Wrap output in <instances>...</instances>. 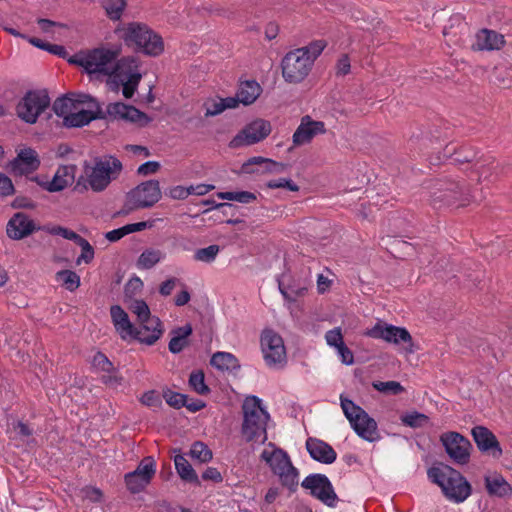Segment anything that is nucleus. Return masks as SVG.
<instances>
[{
  "label": "nucleus",
  "mask_w": 512,
  "mask_h": 512,
  "mask_svg": "<svg viewBox=\"0 0 512 512\" xmlns=\"http://www.w3.org/2000/svg\"><path fill=\"white\" fill-rule=\"evenodd\" d=\"M84 172L88 174V184L93 192L100 193L117 180L123 171L122 162L112 154L96 156L93 165L87 160L83 164Z\"/></svg>",
  "instance_id": "39448f33"
},
{
  "label": "nucleus",
  "mask_w": 512,
  "mask_h": 512,
  "mask_svg": "<svg viewBox=\"0 0 512 512\" xmlns=\"http://www.w3.org/2000/svg\"><path fill=\"white\" fill-rule=\"evenodd\" d=\"M126 198L136 200L140 208H151L162 198L160 183L157 179L143 181L127 192Z\"/></svg>",
  "instance_id": "a211bd4d"
},
{
  "label": "nucleus",
  "mask_w": 512,
  "mask_h": 512,
  "mask_svg": "<svg viewBox=\"0 0 512 512\" xmlns=\"http://www.w3.org/2000/svg\"><path fill=\"white\" fill-rule=\"evenodd\" d=\"M372 387L377 392L383 394V395H399L403 392H405L404 386L395 380H389V381H378L375 380L372 382Z\"/></svg>",
  "instance_id": "09e8293b"
},
{
  "label": "nucleus",
  "mask_w": 512,
  "mask_h": 512,
  "mask_svg": "<svg viewBox=\"0 0 512 512\" xmlns=\"http://www.w3.org/2000/svg\"><path fill=\"white\" fill-rule=\"evenodd\" d=\"M261 398L255 395H249L242 404L243 422L241 433L246 442L255 441L261 433Z\"/></svg>",
  "instance_id": "2eb2a0df"
},
{
  "label": "nucleus",
  "mask_w": 512,
  "mask_h": 512,
  "mask_svg": "<svg viewBox=\"0 0 512 512\" xmlns=\"http://www.w3.org/2000/svg\"><path fill=\"white\" fill-rule=\"evenodd\" d=\"M472 493L473 486L464 475L450 478L447 486L443 487L442 492L446 499L457 504L466 501Z\"/></svg>",
  "instance_id": "393cba45"
},
{
  "label": "nucleus",
  "mask_w": 512,
  "mask_h": 512,
  "mask_svg": "<svg viewBox=\"0 0 512 512\" xmlns=\"http://www.w3.org/2000/svg\"><path fill=\"white\" fill-rule=\"evenodd\" d=\"M47 52L59 58L66 60L70 65L77 66L84 72L87 66V49H81L73 55H69L65 46L50 43Z\"/></svg>",
  "instance_id": "473e14b6"
},
{
  "label": "nucleus",
  "mask_w": 512,
  "mask_h": 512,
  "mask_svg": "<svg viewBox=\"0 0 512 512\" xmlns=\"http://www.w3.org/2000/svg\"><path fill=\"white\" fill-rule=\"evenodd\" d=\"M198 205L208 206V208L203 210V211H201V212H198V213H196L194 215H191V214H188V213H184L182 216H188V217H191V218H196L199 215H207L212 210H219V212H220V214L222 216H227L228 215V210H238L239 209V207L237 205H235V204H232L230 202H216L212 198L201 200L198 203Z\"/></svg>",
  "instance_id": "4c0bfd02"
},
{
  "label": "nucleus",
  "mask_w": 512,
  "mask_h": 512,
  "mask_svg": "<svg viewBox=\"0 0 512 512\" xmlns=\"http://www.w3.org/2000/svg\"><path fill=\"white\" fill-rule=\"evenodd\" d=\"M215 196L220 200L238 202L242 204H248L257 199L255 193L245 190L219 191L215 193Z\"/></svg>",
  "instance_id": "79ce46f5"
},
{
  "label": "nucleus",
  "mask_w": 512,
  "mask_h": 512,
  "mask_svg": "<svg viewBox=\"0 0 512 512\" xmlns=\"http://www.w3.org/2000/svg\"><path fill=\"white\" fill-rule=\"evenodd\" d=\"M327 44L326 40L318 39L311 41L306 46L296 48V50L301 56L309 57L308 61L311 65H314L315 60L321 55L323 50L327 47Z\"/></svg>",
  "instance_id": "a18cd8bd"
},
{
  "label": "nucleus",
  "mask_w": 512,
  "mask_h": 512,
  "mask_svg": "<svg viewBox=\"0 0 512 512\" xmlns=\"http://www.w3.org/2000/svg\"><path fill=\"white\" fill-rule=\"evenodd\" d=\"M446 137V133L439 126L429 128L425 132L424 143H421V151H427L429 156L432 153L429 150L436 149Z\"/></svg>",
  "instance_id": "ea45409f"
},
{
  "label": "nucleus",
  "mask_w": 512,
  "mask_h": 512,
  "mask_svg": "<svg viewBox=\"0 0 512 512\" xmlns=\"http://www.w3.org/2000/svg\"><path fill=\"white\" fill-rule=\"evenodd\" d=\"M209 364L221 372H234L241 368L238 358L234 354L224 351L215 352L211 356Z\"/></svg>",
  "instance_id": "72a5a7b5"
},
{
  "label": "nucleus",
  "mask_w": 512,
  "mask_h": 512,
  "mask_svg": "<svg viewBox=\"0 0 512 512\" xmlns=\"http://www.w3.org/2000/svg\"><path fill=\"white\" fill-rule=\"evenodd\" d=\"M265 187L268 189H285L290 192H298L300 190L299 185H297L291 178H279L272 179L265 183Z\"/></svg>",
  "instance_id": "680f3d73"
},
{
  "label": "nucleus",
  "mask_w": 512,
  "mask_h": 512,
  "mask_svg": "<svg viewBox=\"0 0 512 512\" xmlns=\"http://www.w3.org/2000/svg\"><path fill=\"white\" fill-rule=\"evenodd\" d=\"M440 443L449 459L457 465H466L470 461L473 446L470 440L457 431H448L440 435Z\"/></svg>",
  "instance_id": "f8f14e48"
},
{
  "label": "nucleus",
  "mask_w": 512,
  "mask_h": 512,
  "mask_svg": "<svg viewBox=\"0 0 512 512\" xmlns=\"http://www.w3.org/2000/svg\"><path fill=\"white\" fill-rule=\"evenodd\" d=\"M302 488L309 490L312 497L328 507H334L339 500L329 478L322 473H312L301 482Z\"/></svg>",
  "instance_id": "dca6fc26"
},
{
  "label": "nucleus",
  "mask_w": 512,
  "mask_h": 512,
  "mask_svg": "<svg viewBox=\"0 0 512 512\" xmlns=\"http://www.w3.org/2000/svg\"><path fill=\"white\" fill-rule=\"evenodd\" d=\"M291 167L289 163L275 161L264 156H253L248 158L239 170H233L234 173L267 175L273 173H282Z\"/></svg>",
  "instance_id": "6ab92c4d"
},
{
  "label": "nucleus",
  "mask_w": 512,
  "mask_h": 512,
  "mask_svg": "<svg viewBox=\"0 0 512 512\" xmlns=\"http://www.w3.org/2000/svg\"><path fill=\"white\" fill-rule=\"evenodd\" d=\"M55 279L62 282V286L70 292H74L81 285L80 276L73 270L63 269L55 274Z\"/></svg>",
  "instance_id": "49530a36"
},
{
  "label": "nucleus",
  "mask_w": 512,
  "mask_h": 512,
  "mask_svg": "<svg viewBox=\"0 0 512 512\" xmlns=\"http://www.w3.org/2000/svg\"><path fill=\"white\" fill-rule=\"evenodd\" d=\"M325 340L328 346L335 348H338L339 345L344 343V337L342 334V328L341 327H335L325 334Z\"/></svg>",
  "instance_id": "338daca9"
},
{
  "label": "nucleus",
  "mask_w": 512,
  "mask_h": 512,
  "mask_svg": "<svg viewBox=\"0 0 512 512\" xmlns=\"http://www.w3.org/2000/svg\"><path fill=\"white\" fill-rule=\"evenodd\" d=\"M162 259V252L158 249H145L137 259V266L142 269L153 268Z\"/></svg>",
  "instance_id": "8fccbe9b"
},
{
  "label": "nucleus",
  "mask_w": 512,
  "mask_h": 512,
  "mask_svg": "<svg viewBox=\"0 0 512 512\" xmlns=\"http://www.w3.org/2000/svg\"><path fill=\"white\" fill-rule=\"evenodd\" d=\"M41 164L40 157L36 150L30 147L21 149L15 158L10 160L9 166L14 175H28L36 171Z\"/></svg>",
  "instance_id": "5701e85b"
},
{
  "label": "nucleus",
  "mask_w": 512,
  "mask_h": 512,
  "mask_svg": "<svg viewBox=\"0 0 512 512\" xmlns=\"http://www.w3.org/2000/svg\"><path fill=\"white\" fill-rule=\"evenodd\" d=\"M428 479L432 484L437 485L441 492H443V487H446L450 478L447 477V472L444 471L443 467L436 464V462L427 469Z\"/></svg>",
  "instance_id": "6e6d98bb"
},
{
  "label": "nucleus",
  "mask_w": 512,
  "mask_h": 512,
  "mask_svg": "<svg viewBox=\"0 0 512 512\" xmlns=\"http://www.w3.org/2000/svg\"><path fill=\"white\" fill-rule=\"evenodd\" d=\"M365 335L374 339L383 340L389 344H404L406 353L412 354L419 349L406 327L395 326L383 320H377L374 326L365 332Z\"/></svg>",
  "instance_id": "1a4fd4ad"
},
{
  "label": "nucleus",
  "mask_w": 512,
  "mask_h": 512,
  "mask_svg": "<svg viewBox=\"0 0 512 512\" xmlns=\"http://www.w3.org/2000/svg\"><path fill=\"white\" fill-rule=\"evenodd\" d=\"M263 92V88L255 79H249L240 81L236 97L239 99V103L244 106H250L260 97Z\"/></svg>",
  "instance_id": "2f4dec72"
},
{
  "label": "nucleus",
  "mask_w": 512,
  "mask_h": 512,
  "mask_svg": "<svg viewBox=\"0 0 512 512\" xmlns=\"http://www.w3.org/2000/svg\"><path fill=\"white\" fill-rule=\"evenodd\" d=\"M481 159L482 155L479 150L468 145L457 146L454 143L446 144L442 150L431 153L427 157L429 168L445 164L447 161L452 165L473 163L477 167Z\"/></svg>",
  "instance_id": "6e6552de"
},
{
  "label": "nucleus",
  "mask_w": 512,
  "mask_h": 512,
  "mask_svg": "<svg viewBox=\"0 0 512 512\" xmlns=\"http://www.w3.org/2000/svg\"><path fill=\"white\" fill-rule=\"evenodd\" d=\"M338 356L341 359V363L346 366H351L355 363L354 353L353 351L346 345V343H342L335 348Z\"/></svg>",
  "instance_id": "774afa93"
},
{
  "label": "nucleus",
  "mask_w": 512,
  "mask_h": 512,
  "mask_svg": "<svg viewBox=\"0 0 512 512\" xmlns=\"http://www.w3.org/2000/svg\"><path fill=\"white\" fill-rule=\"evenodd\" d=\"M471 437L482 455L499 459L503 450L496 435L486 426L476 425L470 430Z\"/></svg>",
  "instance_id": "aec40b11"
},
{
  "label": "nucleus",
  "mask_w": 512,
  "mask_h": 512,
  "mask_svg": "<svg viewBox=\"0 0 512 512\" xmlns=\"http://www.w3.org/2000/svg\"><path fill=\"white\" fill-rule=\"evenodd\" d=\"M114 33L135 53L157 57L164 52V41L161 35L143 22L119 23Z\"/></svg>",
  "instance_id": "20e7f679"
},
{
  "label": "nucleus",
  "mask_w": 512,
  "mask_h": 512,
  "mask_svg": "<svg viewBox=\"0 0 512 512\" xmlns=\"http://www.w3.org/2000/svg\"><path fill=\"white\" fill-rule=\"evenodd\" d=\"M141 404L147 407H162V400L159 392L155 389L145 391L139 398Z\"/></svg>",
  "instance_id": "e2e57ef3"
},
{
  "label": "nucleus",
  "mask_w": 512,
  "mask_h": 512,
  "mask_svg": "<svg viewBox=\"0 0 512 512\" xmlns=\"http://www.w3.org/2000/svg\"><path fill=\"white\" fill-rule=\"evenodd\" d=\"M133 63H137L136 56H124L115 65L104 66L105 72L101 71L100 66H86L83 73L87 74L91 80H102V77L106 76V84L112 91L118 92L123 85L128 67Z\"/></svg>",
  "instance_id": "9b49d317"
},
{
  "label": "nucleus",
  "mask_w": 512,
  "mask_h": 512,
  "mask_svg": "<svg viewBox=\"0 0 512 512\" xmlns=\"http://www.w3.org/2000/svg\"><path fill=\"white\" fill-rule=\"evenodd\" d=\"M127 308L137 316L140 327L131 322L128 313L122 306L115 304L110 307V315L115 331L123 341H138L153 346L164 334L161 319L151 314L150 307L144 299L132 298L124 302Z\"/></svg>",
  "instance_id": "f257e3e1"
},
{
  "label": "nucleus",
  "mask_w": 512,
  "mask_h": 512,
  "mask_svg": "<svg viewBox=\"0 0 512 512\" xmlns=\"http://www.w3.org/2000/svg\"><path fill=\"white\" fill-rule=\"evenodd\" d=\"M484 488L490 497L506 498L512 496V485L498 472L484 475Z\"/></svg>",
  "instance_id": "7c9ffc66"
},
{
  "label": "nucleus",
  "mask_w": 512,
  "mask_h": 512,
  "mask_svg": "<svg viewBox=\"0 0 512 512\" xmlns=\"http://www.w3.org/2000/svg\"><path fill=\"white\" fill-rule=\"evenodd\" d=\"M83 499H87L93 503H101L104 499L103 491L100 488L87 485L81 489Z\"/></svg>",
  "instance_id": "0e129e2a"
},
{
  "label": "nucleus",
  "mask_w": 512,
  "mask_h": 512,
  "mask_svg": "<svg viewBox=\"0 0 512 512\" xmlns=\"http://www.w3.org/2000/svg\"><path fill=\"white\" fill-rule=\"evenodd\" d=\"M92 366L96 369L106 372V373H115L118 372V368H116L113 363L109 360V358L102 352L97 351L92 359Z\"/></svg>",
  "instance_id": "bf43d9fd"
},
{
  "label": "nucleus",
  "mask_w": 512,
  "mask_h": 512,
  "mask_svg": "<svg viewBox=\"0 0 512 512\" xmlns=\"http://www.w3.org/2000/svg\"><path fill=\"white\" fill-rule=\"evenodd\" d=\"M260 344L267 365L286 363V347L278 332L272 328H264L261 332Z\"/></svg>",
  "instance_id": "f3484780"
},
{
  "label": "nucleus",
  "mask_w": 512,
  "mask_h": 512,
  "mask_svg": "<svg viewBox=\"0 0 512 512\" xmlns=\"http://www.w3.org/2000/svg\"><path fill=\"white\" fill-rule=\"evenodd\" d=\"M203 107L206 109L204 114L205 118L218 116L225 111L222 102L220 100L216 101V99L213 98H208L204 102Z\"/></svg>",
  "instance_id": "69168bd1"
},
{
  "label": "nucleus",
  "mask_w": 512,
  "mask_h": 512,
  "mask_svg": "<svg viewBox=\"0 0 512 512\" xmlns=\"http://www.w3.org/2000/svg\"><path fill=\"white\" fill-rule=\"evenodd\" d=\"M185 454L199 464H207L213 459V451L201 440L194 441L190 450Z\"/></svg>",
  "instance_id": "58836bf2"
},
{
  "label": "nucleus",
  "mask_w": 512,
  "mask_h": 512,
  "mask_svg": "<svg viewBox=\"0 0 512 512\" xmlns=\"http://www.w3.org/2000/svg\"><path fill=\"white\" fill-rule=\"evenodd\" d=\"M171 452L174 454L172 458L175 470L181 481L194 486H201V481L196 470L185 458L186 454L182 452L181 448H173Z\"/></svg>",
  "instance_id": "cd10ccee"
},
{
  "label": "nucleus",
  "mask_w": 512,
  "mask_h": 512,
  "mask_svg": "<svg viewBox=\"0 0 512 512\" xmlns=\"http://www.w3.org/2000/svg\"><path fill=\"white\" fill-rule=\"evenodd\" d=\"M402 424L410 428H419L427 424L430 418L417 410L407 411L400 416Z\"/></svg>",
  "instance_id": "3c124183"
},
{
  "label": "nucleus",
  "mask_w": 512,
  "mask_h": 512,
  "mask_svg": "<svg viewBox=\"0 0 512 512\" xmlns=\"http://www.w3.org/2000/svg\"><path fill=\"white\" fill-rule=\"evenodd\" d=\"M151 480L145 479L143 476L138 475L132 471L127 472L124 475V483L127 491L130 494H139L147 488L148 485L151 484Z\"/></svg>",
  "instance_id": "37998d69"
},
{
  "label": "nucleus",
  "mask_w": 512,
  "mask_h": 512,
  "mask_svg": "<svg viewBox=\"0 0 512 512\" xmlns=\"http://www.w3.org/2000/svg\"><path fill=\"white\" fill-rule=\"evenodd\" d=\"M140 64H141V62L137 58V63H133V64H131L130 67H128V71H127L125 80L122 85V87H123L122 94L125 99H131L133 97L134 93L138 89V85L142 78V75L138 70Z\"/></svg>",
  "instance_id": "e433bc0d"
},
{
  "label": "nucleus",
  "mask_w": 512,
  "mask_h": 512,
  "mask_svg": "<svg viewBox=\"0 0 512 512\" xmlns=\"http://www.w3.org/2000/svg\"><path fill=\"white\" fill-rule=\"evenodd\" d=\"M51 106L47 89H29L16 105V115L26 124H36L39 117Z\"/></svg>",
  "instance_id": "0eeeda50"
},
{
  "label": "nucleus",
  "mask_w": 512,
  "mask_h": 512,
  "mask_svg": "<svg viewBox=\"0 0 512 512\" xmlns=\"http://www.w3.org/2000/svg\"><path fill=\"white\" fill-rule=\"evenodd\" d=\"M340 405L351 428L361 439L368 442L379 439L377 422L362 407L343 395L340 398Z\"/></svg>",
  "instance_id": "423d86ee"
},
{
  "label": "nucleus",
  "mask_w": 512,
  "mask_h": 512,
  "mask_svg": "<svg viewBox=\"0 0 512 512\" xmlns=\"http://www.w3.org/2000/svg\"><path fill=\"white\" fill-rule=\"evenodd\" d=\"M52 232L53 235L61 236L66 240H70L81 248V254L76 259L77 265H80L82 261L86 264H90L94 260V247L89 243L87 239L83 238L78 233L68 227L61 225H56V229H53Z\"/></svg>",
  "instance_id": "b1692460"
},
{
  "label": "nucleus",
  "mask_w": 512,
  "mask_h": 512,
  "mask_svg": "<svg viewBox=\"0 0 512 512\" xmlns=\"http://www.w3.org/2000/svg\"><path fill=\"white\" fill-rule=\"evenodd\" d=\"M423 186L429 189V204L435 210L458 209L475 201L469 183L447 177L428 179Z\"/></svg>",
  "instance_id": "7ed1b4c3"
},
{
  "label": "nucleus",
  "mask_w": 512,
  "mask_h": 512,
  "mask_svg": "<svg viewBox=\"0 0 512 512\" xmlns=\"http://www.w3.org/2000/svg\"><path fill=\"white\" fill-rule=\"evenodd\" d=\"M122 53V44H113L111 47L103 45L92 49H87V66H100L101 71L105 72L104 66H113L119 60Z\"/></svg>",
  "instance_id": "4be33fe9"
},
{
  "label": "nucleus",
  "mask_w": 512,
  "mask_h": 512,
  "mask_svg": "<svg viewBox=\"0 0 512 512\" xmlns=\"http://www.w3.org/2000/svg\"><path fill=\"white\" fill-rule=\"evenodd\" d=\"M188 386L192 391L202 396L211 393V388L206 384L203 369H195L189 374Z\"/></svg>",
  "instance_id": "a19ab883"
},
{
  "label": "nucleus",
  "mask_w": 512,
  "mask_h": 512,
  "mask_svg": "<svg viewBox=\"0 0 512 512\" xmlns=\"http://www.w3.org/2000/svg\"><path fill=\"white\" fill-rule=\"evenodd\" d=\"M467 30L468 24L465 22L464 16L460 13H456L448 19V25L444 27L443 35L450 37V40L456 44L461 39V35Z\"/></svg>",
  "instance_id": "f704fd0d"
},
{
  "label": "nucleus",
  "mask_w": 512,
  "mask_h": 512,
  "mask_svg": "<svg viewBox=\"0 0 512 512\" xmlns=\"http://www.w3.org/2000/svg\"><path fill=\"white\" fill-rule=\"evenodd\" d=\"M92 99L91 94L68 92L58 96L51 104L52 111L62 118V126L64 127L65 118L72 114L73 109H78L80 105H84L85 101Z\"/></svg>",
  "instance_id": "412c9836"
},
{
  "label": "nucleus",
  "mask_w": 512,
  "mask_h": 512,
  "mask_svg": "<svg viewBox=\"0 0 512 512\" xmlns=\"http://www.w3.org/2000/svg\"><path fill=\"white\" fill-rule=\"evenodd\" d=\"M53 229H56V225L51 223L41 225L27 213L16 212L6 224V235L11 240L20 241L39 231L53 235Z\"/></svg>",
  "instance_id": "9d476101"
},
{
  "label": "nucleus",
  "mask_w": 512,
  "mask_h": 512,
  "mask_svg": "<svg viewBox=\"0 0 512 512\" xmlns=\"http://www.w3.org/2000/svg\"><path fill=\"white\" fill-rule=\"evenodd\" d=\"M85 104L88 105V109H79L65 118V128H83L94 120H107L108 122L118 120L137 124L140 128H143L153 121V118L147 113L123 101L109 103L106 106V111L102 110L101 103L94 96L90 101H85Z\"/></svg>",
  "instance_id": "f03ea898"
},
{
  "label": "nucleus",
  "mask_w": 512,
  "mask_h": 512,
  "mask_svg": "<svg viewBox=\"0 0 512 512\" xmlns=\"http://www.w3.org/2000/svg\"><path fill=\"white\" fill-rule=\"evenodd\" d=\"M157 464L153 456H145L132 471L145 479L153 480L156 474Z\"/></svg>",
  "instance_id": "864d4df0"
},
{
  "label": "nucleus",
  "mask_w": 512,
  "mask_h": 512,
  "mask_svg": "<svg viewBox=\"0 0 512 512\" xmlns=\"http://www.w3.org/2000/svg\"><path fill=\"white\" fill-rule=\"evenodd\" d=\"M169 335L171 337L168 343L169 352L174 355L180 354L191 343L193 326L190 322H187L183 326L173 328Z\"/></svg>",
  "instance_id": "c85d7f7f"
},
{
  "label": "nucleus",
  "mask_w": 512,
  "mask_h": 512,
  "mask_svg": "<svg viewBox=\"0 0 512 512\" xmlns=\"http://www.w3.org/2000/svg\"><path fill=\"white\" fill-rule=\"evenodd\" d=\"M308 59L309 57L297 53L296 49L287 52L280 63L282 77L285 82L290 84L303 82L313 68Z\"/></svg>",
  "instance_id": "4468645a"
},
{
  "label": "nucleus",
  "mask_w": 512,
  "mask_h": 512,
  "mask_svg": "<svg viewBox=\"0 0 512 512\" xmlns=\"http://www.w3.org/2000/svg\"><path fill=\"white\" fill-rule=\"evenodd\" d=\"M277 476H279L281 484L284 487H287L290 493L296 492L298 487L299 471L294 465H291L283 472H279Z\"/></svg>",
  "instance_id": "603ef678"
},
{
  "label": "nucleus",
  "mask_w": 512,
  "mask_h": 512,
  "mask_svg": "<svg viewBox=\"0 0 512 512\" xmlns=\"http://www.w3.org/2000/svg\"><path fill=\"white\" fill-rule=\"evenodd\" d=\"M312 130L308 122L304 121V116L301 118L299 126L296 128L292 136L293 145L288 149L291 152L295 147L308 144L313 139Z\"/></svg>",
  "instance_id": "c03bdc74"
},
{
  "label": "nucleus",
  "mask_w": 512,
  "mask_h": 512,
  "mask_svg": "<svg viewBox=\"0 0 512 512\" xmlns=\"http://www.w3.org/2000/svg\"><path fill=\"white\" fill-rule=\"evenodd\" d=\"M126 6V0H106L103 2L106 15L112 21H119L121 19Z\"/></svg>",
  "instance_id": "4d7b16f0"
},
{
  "label": "nucleus",
  "mask_w": 512,
  "mask_h": 512,
  "mask_svg": "<svg viewBox=\"0 0 512 512\" xmlns=\"http://www.w3.org/2000/svg\"><path fill=\"white\" fill-rule=\"evenodd\" d=\"M162 397L168 406L176 410L183 408L186 405V402L190 400V396L188 394L173 391L168 386H165L162 389Z\"/></svg>",
  "instance_id": "de8ad7c7"
},
{
  "label": "nucleus",
  "mask_w": 512,
  "mask_h": 512,
  "mask_svg": "<svg viewBox=\"0 0 512 512\" xmlns=\"http://www.w3.org/2000/svg\"><path fill=\"white\" fill-rule=\"evenodd\" d=\"M268 447L273 448V450H263L260 455V460L270 467L273 474L278 475L279 472H283L285 469L293 465L287 451L276 446L272 442L268 444Z\"/></svg>",
  "instance_id": "a878e982"
},
{
  "label": "nucleus",
  "mask_w": 512,
  "mask_h": 512,
  "mask_svg": "<svg viewBox=\"0 0 512 512\" xmlns=\"http://www.w3.org/2000/svg\"><path fill=\"white\" fill-rule=\"evenodd\" d=\"M144 283L138 276H132L128 282L124 285L123 302H129L134 296L141 292Z\"/></svg>",
  "instance_id": "13d9d810"
},
{
  "label": "nucleus",
  "mask_w": 512,
  "mask_h": 512,
  "mask_svg": "<svg viewBox=\"0 0 512 512\" xmlns=\"http://www.w3.org/2000/svg\"><path fill=\"white\" fill-rule=\"evenodd\" d=\"M504 45V35L485 28L476 35V41L471 45V49L473 51H492L500 50Z\"/></svg>",
  "instance_id": "c756f323"
},
{
  "label": "nucleus",
  "mask_w": 512,
  "mask_h": 512,
  "mask_svg": "<svg viewBox=\"0 0 512 512\" xmlns=\"http://www.w3.org/2000/svg\"><path fill=\"white\" fill-rule=\"evenodd\" d=\"M385 244H387V250L397 259H407L416 252L415 247L411 243L400 237H391L385 241Z\"/></svg>",
  "instance_id": "c9c22d12"
},
{
  "label": "nucleus",
  "mask_w": 512,
  "mask_h": 512,
  "mask_svg": "<svg viewBox=\"0 0 512 512\" xmlns=\"http://www.w3.org/2000/svg\"><path fill=\"white\" fill-rule=\"evenodd\" d=\"M220 251V246L212 244L204 248L197 249L194 254V259L205 263L212 262Z\"/></svg>",
  "instance_id": "052dcab7"
},
{
  "label": "nucleus",
  "mask_w": 512,
  "mask_h": 512,
  "mask_svg": "<svg viewBox=\"0 0 512 512\" xmlns=\"http://www.w3.org/2000/svg\"><path fill=\"white\" fill-rule=\"evenodd\" d=\"M306 450L310 457L322 464H332L337 459V453L335 449L327 442L309 437L306 440Z\"/></svg>",
  "instance_id": "bb28decb"
},
{
  "label": "nucleus",
  "mask_w": 512,
  "mask_h": 512,
  "mask_svg": "<svg viewBox=\"0 0 512 512\" xmlns=\"http://www.w3.org/2000/svg\"><path fill=\"white\" fill-rule=\"evenodd\" d=\"M270 121L256 118L246 124L229 142L228 147L237 149L243 146H250L262 142L271 133Z\"/></svg>",
  "instance_id": "ddd939ff"
},
{
  "label": "nucleus",
  "mask_w": 512,
  "mask_h": 512,
  "mask_svg": "<svg viewBox=\"0 0 512 512\" xmlns=\"http://www.w3.org/2000/svg\"><path fill=\"white\" fill-rule=\"evenodd\" d=\"M70 185L71 181H69L66 176H62V171H60V167H58L52 179L50 181H45L44 190L49 193H57L62 192Z\"/></svg>",
  "instance_id": "5fc2aeb1"
}]
</instances>
